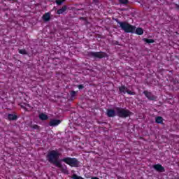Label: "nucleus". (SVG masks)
Here are the masks:
<instances>
[{
	"mask_svg": "<svg viewBox=\"0 0 179 179\" xmlns=\"http://www.w3.org/2000/svg\"><path fill=\"white\" fill-rule=\"evenodd\" d=\"M61 154L59 153L57 150H52L48 152L46 159L49 162V163H50L51 164H55L56 167H62L61 162L58 160Z\"/></svg>",
	"mask_w": 179,
	"mask_h": 179,
	"instance_id": "obj_1",
	"label": "nucleus"
},
{
	"mask_svg": "<svg viewBox=\"0 0 179 179\" xmlns=\"http://www.w3.org/2000/svg\"><path fill=\"white\" fill-rule=\"evenodd\" d=\"M116 22L120 25L121 29L124 31V33H135L136 27L131 25L127 22H121L118 20H116Z\"/></svg>",
	"mask_w": 179,
	"mask_h": 179,
	"instance_id": "obj_2",
	"label": "nucleus"
},
{
	"mask_svg": "<svg viewBox=\"0 0 179 179\" xmlns=\"http://www.w3.org/2000/svg\"><path fill=\"white\" fill-rule=\"evenodd\" d=\"M115 110L117 111V115L120 118H128V117H131V115H134V113L128 109L117 107Z\"/></svg>",
	"mask_w": 179,
	"mask_h": 179,
	"instance_id": "obj_3",
	"label": "nucleus"
},
{
	"mask_svg": "<svg viewBox=\"0 0 179 179\" xmlns=\"http://www.w3.org/2000/svg\"><path fill=\"white\" fill-rule=\"evenodd\" d=\"M62 162L71 167H79V160L76 158L65 157L62 159Z\"/></svg>",
	"mask_w": 179,
	"mask_h": 179,
	"instance_id": "obj_4",
	"label": "nucleus"
},
{
	"mask_svg": "<svg viewBox=\"0 0 179 179\" xmlns=\"http://www.w3.org/2000/svg\"><path fill=\"white\" fill-rule=\"evenodd\" d=\"M88 56L90 57V58H98L99 59L108 57V55L106 52L103 51L89 52Z\"/></svg>",
	"mask_w": 179,
	"mask_h": 179,
	"instance_id": "obj_5",
	"label": "nucleus"
},
{
	"mask_svg": "<svg viewBox=\"0 0 179 179\" xmlns=\"http://www.w3.org/2000/svg\"><path fill=\"white\" fill-rule=\"evenodd\" d=\"M143 94L145 96V97L150 100V101H156L157 100V96L154 95L152 92H149L148 90L143 91Z\"/></svg>",
	"mask_w": 179,
	"mask_h": 179,
	"instance_id": "obj_6",
	"label": "nucleus"
},
{
	"mask_svg": "<svg viewBox=\"0 0 179 179\" xmlns=\"http://www.w3.org/2000/svg\"><path fill=\"white\" fill-rule=\"evenodd\" d=\"M19 106L21 107V108H23L24 111H31V110H33V107H31V106L27 103L21 102L19 103Z\"/></svg>",
	"mask_w": 179,
	"mask_h": 179,
	"instance_id": "obj_7",
	"label": "nucleus"
},
{
	"mask_svg": "<svg viewBox=\"0 0 179 179\" xmlns=\"http://www.w3.org/2000/svg\"><path fill=\"white\" fill-rule=\"evenodd\" d=\"M61 124V120L58 119H52L50 121V127H58Z\"/></svg>",
	"mask_w": 179,
	"mask_h": 179,
	"instance_id": "obj_8",
	"label": "nucleus"
},
{
	"mask_svg": "<svg viewBox=\"0 0 179 179\" xmlns=\"http://www.w3.org/2000/svg\"><path fill=\"white\" fill-rule=\"evenodd\" d=\"M153 169L156 170V171H158L159 173H164L166 171V169L162 166V164H155L153 166Z\"/></svg>",
	"mask_w": 179,
	"mask_h": 179,
	"instance_id": "obj_9",
	"label": "nucleus"
},
{
	"mask_svg": "<svg viewBox=\"0 0 179 179\" xmlns=\"http://www.w3.org/2000/svg\"><path fill=\"white\" fill-rule=\"evenodd\" d=\"M42 19L44 22H50L51 20V13H45L42 16Z\"/></svg>",
	"mask_w": 179,
	"mask_h": 179,
	"instance_id": "obj_10",
	"label": "nucleus"
},
{
	"mask_svg": "<svg viewBox=\"0 0 179 179\" xmlns=\"http://www.w3.org/2000/svg\"><path fill=\"white\" fill-rule=\"evenodd\" d=\"M106 115L109 117H115V110L114 109H107Z\"/></svg>",
	"mask_w": 179,
	"mask_h": 179,
	"instance_id": "obj_11",
	"label": "nucleus"
},
{
	"mask_svg": "<svg viewBox=\"0 0 179 179\" xmlns=\"http://www.w3.org/2000/svg\"><path fill=\"white\" fill-rule=\"evenodd\" d=\"M119 89V93H121L122 94H125L128 90V87H127L125 85H122L118 87Z\"/></svg>",
	"mask_w": 179,
	"mask_h": 179,
	"instance_id": "obj_12",
	"label": "nucleus"
},
{
	"mask_svg": "<svg viewBox=\"0 0 179 179\" xmlns=\"http://www.w3.org/2000/svg\"><path fill=\"white\" fill-rule=\"evenodd\" d=\"M67 9V6H63L60 9L57 10V15H62V13L66 12Z\"/></svg>",
	"mask_w": 179,
	"mask_h": 179,
	"instance_id": "obj_13",
	"label": "nucleus"
},
{
	"mask_svg": "<svg viewBox=\"0 0 179 179\" xmlns=\"http://www.w3.org/2000/svg\"><path fill=\"white\" fill-rule=\"evenodd\" d=\"M8 120H9V121H16V120H17V115L15 114L9 113L8 115Z\"/></svg>",
	"mask_w": 179,
	"mask_h": 179,
	"instance_id": "obj_14",
	"label": "nucleus"
},
{
	"mask_svg": "<svg viewBox=\"0 0 179 179\" xmlns=\"http://www.w3.org/2000/svg\"><path fill=\"white\" fill-rule=\"evenodd\" d=\"M134 33H136V34H137L138 36H142V34H143V29H142L141 27H138L135 29Z\"/></svg>",
	"mask_w": 179,
	"mask_h": 179,
	"instance_id": "obj_15",
	"label": "nucleus"
},
{
	"mask_svg": "<svg viewBox=\"0 0 179 179\" xmlns=\"http://www.w3.org/2000/svg\"><path fill=\"white\" fill-rule=\"evenodd\" d=\"M39 119H41V121H47V120H48V115L44 113H41L39 115Z\"/></svg>",
	"mask_w": 179,
	"mask_h": 179,
	"instance_id": "obj_16",
	"label": "nucleus"
},
{
	"mask_svg": "<svg viewBox=\"0 0 179 179\" xmlns=\"http://www.w3.org/2000/svg\"><path fill=\"white\" fill-rule=\"evenodd\" d=\"M164 120V119H163V117H162V116H157L155 118V122L157 124H163Z\"/></svg>",
	"mask_w": 179,
	"mask_h": 179,
	"instance_id": "obj_17",
	"label": "nucleus"
},
{
	"mask_svg": "<svg viewBox=\"0 0 179 179\" xmlns=\"http://www.w3.org/2000/svg\"><path fill=\"white\" fill-rule=\"evenodd\" d=\"M76 93H78V91H71L70 92L71 100H75V99H76Z\"/></svg>",
	"mask_w": 179,
	"mask_h": 179,
	"instance_id": "obj_18",
	"label": "nucleus"
},
{
	"mask_svg": "<svg viewBox=\"0 0 179 179\" xmlns=\"http://www.w3.org/2000/svg\"><path fill=\"white\" fill-rule=\"evenodd\" d=\"M143 41H145V43H147V44H153V43H155L154 39H149L147 38H144Z\"/></svg>",
	"mask_w": 179,
	"mask_h": 179,
	"instance_id": "obj_19",
	"label": "nucleus"
},
{
	"mask_svg": "<svg viewBox=\"0 0 179 179\" xmlns=\"http://www.w3.org/2000/svg\"><path fill=\"white\" fill-rule=\"evenodd\" d=\"M19 54H22V55H27V51L26 49H20L18 50Z\"/></svg>",
	"mask_w": 179,
	"mask_h": 179,
	"instance_id": "obj_20",
	"label": "nucleus"
},
{
	"mask_svg": "<svg viewBox=\"0 0 179 179\" xmlns=\"http://www.w3.org/2000/svg\"><path fill=\"white\" fill-rule=\"evenodd\" d=\"M119 3L121 5H128V0H118Z\"/></svg>",
	"mask_w": 179,
	"mask_h": 179,
	"instance_id": "obj_21",
	"label": "nucleus"
},
{
	"mask_svg": "<svg viewBox=\"0 0 179 179\" xmlns=\"http://www.w3.org/2000/svg\"><path fill=\"white\" fill-rule=\"evenodd\" d=\"M61 166H62V167H58V169H60V170L62 171V173H66V171H68L66 170V166L64 167L62 166V164H61Z\"/></svg>",
	"mask_w": 179,
	"mask_h": 179,
	"instance_id": "obj_22",
	"label": "nucleus"
},
{
	"mask_svg": "<svg viewBox=\"0 0 179 179\" xmlns=\"http://www.w3.org/2000/svg\"><path fill=\"white\" fill-rule=\"evenodd\" d=\"M65 2V0H56L57 5H62V3Z\"/></svg>",
	"mask_w": 179,
	"mask_h": 179,
	"instance_id": "obj_23",
	"label": "nucleus"
},
{
	"mask_svg": "<svg viewBox=\"0 0 179 179\" xmlns=\"http://www.w3.org/2000/svg\"><path fill=\"white\" fill-rule=\"evenodd\" d=\"M126 93H127V94H130V96H135V92L129 90H127Z\"/></svg>",
	"mask_w": 179,
	"mask_h": 179,
	"instance_id": "obj_24",
	"label": "nucleus"
},
{
	"mask_svg": "<svg viewBox=\"0 0 179 179\" xmlns=\"http://www.w3.org/2000/svg\"><path fill=\"white\" fill-rule=\"evenodd\" d=\"M31 128H33V129H40V126L37 125V124H34L33 126H31Z\"/></svg>",
	"mask_w": 179,
	"mask_h": 179,
	"instance_id": "obj_25",
	"label": "nucleus"
},
{
	"mask_svg": "<svg viewBox=\"0 0 179 179\" xmlns=\"http://www.w3.org/2000/svg\"><path fill=\"white\" fill-rule=\"evenodd\" d=\"M77 87L79 89V90H82V89H85V86L83 85H77Z\"/></svg>",
	"mask_w": 179,
	"mask_h": 179,
	"instance_id": "obj_26",
	"label": "nucleus"
},
{
	"mask_svg": "<svg viewBox=\"0 0 179 179\" xmlns=\"http://www.w3.org/2000/svg\"><path fill=\"white\" fill-rule=\"evenodd\" d=\"M94 3H95V5H97V3H99V0H92Z\"/></svg>",
	"mask_w": 179,
	"mask_h": 179,
	"instance_id": "obj_27",
	"label": "nucleus"
},
{
	"mask_svg": "<svg viewBox=\"0 0 179 179\" xmlns=\"http://www.w3.org/2000/svg\"><path fill=\"white\" fill-rule=\"evenodd\" d=\"M80 20H86V18L85 17H80Z\"/></svg>",
	"mask_w": 179,
	"mask_h": 179,
	"instance_id": "obj_28",
	"label": "nucleus"
},
{
	"mask_svg": "<svg viewBox=\"0 0 179 179\" xmlns=\"http://www.w3.org/2000/svg\"><path fill=\"white\" fill-rule=\"evenodd\" d=\"M91 179H100V178H97L96 176H93V177L91 178Z\"/></svg>",
	"mask_w": 179,
	"mask_h": 179,
	"instance_id": "obj_29",
	"label": "nucleus"
},
{
	"mask_svg": "<svg viewBox=\"0 0 179 179\" xmlns=\"http://www.w3.org/2000/svg\"><path fill=\"white\" fill-rule=\"evenodd\" d=\"M115 44H116V45H118V41H116Z\"/></svg>",
	"mask_w": 179,
	"mask_h": 179,
	"instance_id": "obj_30",
	"label": "nucleus"
}]
</instances>
